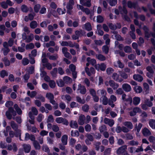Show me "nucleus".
I'll use <instances>...</instances> for the list:
<instances>
[{"label": "nucleus", "mask_w": 155, "mask_h": 155, "mask_svg": "<svg viewBox=\"0 0 155 155\" xmlns=\"http://www.w3.org/2000/svg\"><path fill=\"white\" fill-rule=\"evenodd\" d=\"M64 81L65 82L67 83H70L72 82V79L68 76H65L63 78Z\"/></svg>", "instance_id": "obj_46"}, {"label": "nucleus", "mask_w": 155, "mask_h": 155, "mask_svg": "<svg viewBox=\"0 0 155 155\" xmlns=\"http://www.w3.org/2000/svg\"><path fill=\"white\" fill-rule=\"evenodd\" d=\"M109 85L112 87L114 89H115L117 88L118 87V84L114 82L112 80H110L109 81Z\"/></svg>", "instance_id": "obj_15"}, {"label": "nucleus", "mask_w": 155, "mask_h": 155, "mask_svg": "<svg viewBox=\"0 0 155 155\" xmlns=\"http://www.w3.org/2000/svg\"><path fill=\"white\" fill-rule=\"evenodd\" d=\"M127 148L126 145H124L120 147L117 150V153L118 154H121L124 153Z\"/></svg>", "instance_id": "obj_16"}, {"label": "nucleus", "mask_w": 155, "mask_h": 155, "mask_svg": "<svg viewBox=\"0 0 155 155\" xmlns=\"http://www.w3.org/2000/svg\"><path fill=\"white\" fill-rule=\"evenodd\" d=\"M148 150H150V151L149 152V153L152 154L153 152V151L152 149L150 146H148L147 147L144 149V151L146 152H147Z\"/></svg>", "instance_id": "obj_61"}, {"label": "nucleus", "mask_w": 155, "mask_h": 155, "mask_svg": "<svg viewBox=\"0 0 155 155\" xmlns=\"http://www.w3.org/2000/svg\"><path fill=\"white\" fill-rule=\"evenodd\" d=\"M110 101H111L112 102H115L117 100L116 97L114 95L112 94L110 96Z\"/></svg>", "instance_id": "obj_60"}, {"label": "nucleus", "mask_w": 155, "mask_h": 155, "mask_svg": "<svg viewBox=\"0 0 155 155\" xmlns=\"http://www.w3.org/2000/svg\"><path fill=\"white\" fill-rule=\"evenodd\" d=\"M49 54H47V56H48L50 60H56L58 58L57 54H55L53 55L48 56Z\"/></svg>", "instance_id": "obj_44"}, {"label": "nucleus", "mask_w": 155, "mask_h": 155, "mask_svg": "<svg viewBox=\"0 0 155 155\" xmlns=\"http://www.w3.org/2000/svg\"><path fill=\"white\" fill-rule=\"evenodd\" d=\"M54 119L53 116L51 115H49L48 117L47 121L48 122H52L54 121Z\"/></svg>", "instance_id": "obj_64"}, {"label": "nucleus", "mask_w": 155, "mask_h": 155, "mask_svg": "<svg viewBox=\"0 0 155 155\" xmlns=\"http://www.w3.org/2000/svg\"><path fill=\"white\" fill-rule=\"evenodd\" d=\"M134 90L137 93H139L142 91V88L139 86L136 85L134 87Z\"/></svg>", "instance_id": "obj_25"}, {"label": "nucleus", "mask_w": 155, "mask_h": 155, "mask_svg": "<svg viewBox=\"0 0 155 155\" xmlns=\"http://www.w3.org/2000/svg\"><path fill=\"white\" fill-rule=\"evenodd\" d=\"M57 11L59 15H62L64 14L66 12V10L65 9L64 10H63L61 8H58L57 9Z\"/></svg>", "instance_id": "obj_53"}, {"label": "nucleus", "mask_w": 155, "mask_h": 155, "mask_svg": "<svg viewBox=\"0 0 155 155\" xmlns=\"http://www.w3.org/2000/svg\"><path fill=\"white\" fill-rule=\"evenodd\" d=\"M33 145L36 149H39L40 148V146L37 141H34L33 142Z\"/></svg>", "instance_id": "obj_41"}, {"label": "nucleus", "mask_w": 155, "mask_h": 155, "mask_svg": "<svg viewBox=\"0 0 155 155\" xmlns=\"http://www.w3.org/2000/svg\"><path fill=\"white\" fill-rule=\"evenodd\" d=\"M112 77L115 80L119 82H121L123 81V79L120 78H119V75L115 73L113 74Z\"/></svg>", "instance_id": "obj_17"}, {"label": "nucleus", "mask_w": 155, "mask_h": 155, "mask_svg": "<svg viewBox=\"0 0 155 155\" xmlns=\"http://www.w3.org/2000/svg\"><path fill=\"white\" fill-rule=\"evenodd\" d=\"M58 85L60 87H63L64 84V82L61 80H59L57 81Z\"/></svg>", "instance_id": "obj_62"}, {"label": "nucleus", "mask_w": 155, "mask_h": 155, "mask_svg": "<svg viewBox=\"0 0 155 155\" xmlns=\"http://www.w3.org/2000/svg\"><path fill=\"white\" fill-rule=\"evenodd\" d=\"M61 45L62 46H69L71 47H72V46L71 45L70 43L67 41H60L59 42Z\"/></svg>", "instance_id": "obj_43"}, {"label": "nucleus", "mask_w": 155, "mask_h": 155, "mask_svg": "<svg viewBox=\"0 0 155 155\" xmlns=\"http://www.w3.org/2000/svg\"><path fill=\"white\" fill-rule=\"evenodd\" d=\"M150 127L153 129H155V120L151 119L149 122Z\"/></svg>", "instance_id": "obj_30"}, {"label": "nucleus", "mask_w": 155, "mask_h": 155, "mask_svg": "<svg viewBox=\"0 0 155 155\" xmlns=\"http://www.w3.org/2000/svg\"><path fill=\"white\" fill-rule=\"evenodd\" d=\"M127 10L125 8L123 7L122 9V11L121 12V13L123 15H124V16L125 19L127 21H130V19L128 17L126 16V15H125L127 14Z\"/></svg>", "instance_id": "obj_21"}, {"label": "nucleus", "mask_w": 155, "mask_h": 155, "mask_svg": "<svg viewBox=\"0 0 155 155\" xmlns=\"http://www.w3.org/2000/svg\"><path fill=\"white\" fill-rule=\"evenodd\" d=\"M143 86L144 89L145 90L146 93H148L149 91V87L148 84L146 83H144L143 84Z\"/></svg>", "instance_id": "obj_55"}, {"label": "nucleus", "mask_w": 155, "mask_h": 155, "mask_svg": "<svg viewBox=\"0 0 155 155\" xmlns=\"http://www.w3.org/2000/svg\"><path fill=\"white\" fill-rule=\"evenodd\" d=\"M10 124L12 128L14 130H16L17 129V126L13 121H11V122Z\"/></svg>", "instance_id": "obj_58"}, {"label": "nucleus", "mask_w": 155, "mask_h": 155, "mask_svg": "<svg viewBox=\"0 0 155 155\" xmlns=\"http://www.w3.org/2000/svg\"><path fill=\"white\" fill-rule=\"evenodd\" d=\"M37 24L36 21H33L30 24V26L32 28H35L37 27Z\"/></svg>", "instance_id": "obj_37"}, {"label": "nucleus", "mask_w": 155, "mask_h": 155, "mask_svg": "<svg viewBox=\"0 0 155 155\" xmlns=\"http://www.w3.org/2000/svg\"><path fill=\"white\" fill-rule=\"evenodd\" d=\"M71 134L72 136H79V132L75 130L74 131H71Z\"/></svg>", "instance_id": "obj_52"}, {"label": "nucleus", "mask_w": 155, "mask_h": 155, "mask_svg": "<svg viewBox=\"0 0 155 155\" xmlns=\"http://www.w3.org/2000/svg\"><path fill=\"white\" fill-rule=\"evenodd\" d=\"M68 136L66 135H63L61 137V142L64 145H66L67 143Z\"/></svg>", "instance_id": "obj_22"}, {"label": "nucleus", "mask_w": 155, "mask_h": 155, "mask_svg": "<svg viewBox=\"0 0 155 155\" xmlns=\"http://www.w3.org/2000/svg\"><path fill=\"white\" fill-rule=\"evenodd\" d=\"M34 38V35L32 34H30V35L28 36L26 40V41L27 42H30Z\"/></svg>", "instance_id": "obj_32"}, {"label": "nucleus", "mask_w": 155, "mask_h": 155, "mask_svg": "<svg viewBox=\"0 0 155 155\" xmlns=\"http://www.w3.org/2000/svg\"><path fill=\"white\" fill-rule=\"evenodd\" d=\"M124 124L127 126L128 128L131 129L133 127L132 124L130 122H126L124 123Z\"/></svg>", "instance_id": "obj_35"}, {"label": "nucleus", "mask_w": 155, "mask_h": 155, "mask_svg": "<svg viewBox=\"0 0 155 155\" xmlns=\"http://www.w3.org/2000/svg\"><path fill=\"white\" fill-rule=\"evenodd\" d=\"M155 69V66L153 65H152L151 66H148L147 68V70L151 74H153V69Z\"/></svg>", "instance_id": "obj_29"}, {"label": "nucleus", "mask_w": 155, "mask_h": 155, "mask_svg": "<svg viewBox=\"0 0 155 155\" xmlns=\"http://www.w3.org/2000/svg\"><path fill=\"white\" fill-rule=\"evenodd\" d=\"M62 99L64 100H67L68 101V103L71 100V96L69 95H63L62 96H61Z\"/></svg>", "instance_id": "obj_26"}, {"label": "nucleus", "mask_w": 155, "mask_h": 155, "mask_svg": "<svg viewBox=\"0 0 155 155\" xmlns=\"http://www.w3.org/2000/svg\"><path fill=\"white\" fill-rule=\"evenodd\" d=\"M142 133L145 137L150 135L151 134L150 130L146 127H145L142 130Z\"/></svg>", "instance_id": "obj_18"}, {"label": "nucleus", "mask_w": 155, "mask_h": 155, "mask_svg": "<svg viewBox=\"0 0 155 155\" xmlns=\"http://www.w3.org/2000/svg\"><path fill=\"white\" fill-rule=\"evenodd\" d=\"M114 66L116 67H118L120 68H123L124 67V64L120 61H118L117 62L114 63Z\"/></svg>", "instance_id": "obj_27"}, {"label": "nucleus", "mask_w": 155, "mask_h": 155, "mask_svg": "<svg viewBox=\"0 0 155 155\" xmlns=\"http://www.w3.org/2000/svg\"><path fill=\"white\" fill-rule=\"evenodd\" d=\"M74 2L73 0H69L67 4L66 8L67 9V13L70 14V11L72 9L73 6L74 5Z\"/></svg>", "instance_id": "obj_6"}, {"label": "nucleus", "mask_w": 155, "mask_h": 155, "mask_svg": "<svg viewBox=\"0 0 155 155\" xmlns=\"http://www.w3.org/2000/svg\"><path fill=\"white\" fill-rule=\"evenodd\" d=\"M85 71L87 74L89 76L94 74L95 73L94 69L93 68H91L89 70L87 67H86L85 68Z\"/></svg>", "instance_id": "obj_9"}, {"label": "nucleus", "mask_w": 155, "mask_h": 155, "mask_svg": "<svg viewBox=\"0 0 155 155\" xmlns=\"http://www.w3.org/2000/svg\"><path fill=\"white\" fill-rule=\"evenodd\" d=\"M46 97L49 100L51 103L54 105V108L55 109H57L58 108V104L53 100L54 98L53 94L50 93H48L46 94Z\"/></svg>", "instance_id": "obj_2"}, {"label": "nucleus", "mask_w": 155, "mask_h": 155, "mask_svg": "<svg viewBox=\"0 0 155 155\" xmlns=\"http://www.w3.org/2000/svg\"><path fill=\"white\" fill-rule=\"evenodd\" d=\"M13 102L12 101H7L5 104V106L6 107L9 108H12L11 107L13 105Z\"/></svg>", "instance_id": "obj_42"}, {"label": "nucleus", "mask_w": 155, "mask_h": 155, "mask_svg": "<svg viewBox=\"0 0 155 155\" xmlns=\"http://www.w3.org/2000/svg\"><path fill=\"white\" fill-rule=\"evenodd\" d=\"M11 114H12L14 116L16 115V112L14 110L13 108H9L8 110L6 112L7 117L9 119H11L12 118V117Z\"/></svg>", "instance_id": "obj_3"}, {"label": "nucleus", "mask_w": 155, "mask_h": 155, "mask_svg": "<svg viewBox=\"0 0 155 155\" xmlns=\"http://www.w3.org/2000/svg\"><path fill=\"white\" fill-rule=\"evenodd\" d=\"M121 97L123 102L130 103V104L132 103V99L130 96H127L126 94H124L122 95Z\"/></svg>", "instance_id": "obj_4"}, {"label": "nucleus", "mask_w": 155, "mask_h": 155, "mask_svg": "<svg viewBox=\"0 0 155 155\" xmlns=\"http://www.w3.org/2000/svg\"><path fill=\"white\" fill-rule=\"evenodd\" d=\"M55 121L58 124L62 123L64 125H68V121L66 119L62 117H58L55 119Z\"/></svg>", "instance_id": "obj_5"}, {"label": "nucleus", "mask_w": 155, "mask_h": 155, "mask_svg": "<svg viewBox=\"0 0 155 155\" xmlns=\"http://www.w3.org/2000/svg\"><path fill=\"white\" fill-rule=\"evenodd\" d=\"M25 152L27 153H29L31 149V146L29 145L24 144L23 145Z\"/></svg>", "instance_id": "obj_31"}, {"label": "nucleus", "mask_w": 155, "mask_h": 155, "mask_svg": "<svg viewBox=\"0 0 155 155\" xmlns=\"http://www.w3.org/2000/svg\"><path fill=\"white\" fill-rule=\"evenodd\" d=\"M100 101L104 105H106L108 103V99L105 96H102L100 99Z\"/></svg>", "instance_id": "obj_24"}, {"label": "nucleus", "mask_w": 155, "mask_h": 155, "mask_svg": "<svg viewBox=\"0 0 155 155\" xmlns=\"http://www.w3.org/2000/svg\"><path fill=\"white\" fill-rule=\"evenodd\" d=\"M49 84L50 87L51 88H53L56 85L55 82L52 80L50 81Z\"/></svg>", "instance_id": "obj_51"}, {"label": "nucleus", "mask_w": 155, "mask_h": 155, "mask_svg": "<svg viewBox=\"0 0 155 155\" xmlns=\"http://www.w3.org/2000/svg\"><path fill=\"white\" fill-rule=\"evenodd\" d=\"M78 92H79L81 94H84L85 93L86 90L84 86H82L81 84H79L78 85Z\"/></svg>", "instance_id": "obj_10"}, {"label": "nucleus", "mask_w": 155, "mask_h": 155, "mask_svg": "<svg viewBox=\"0 0 155 155\" xmlns=\"http://www.w3.org/2000/svg\"><path fill=\"white\" fill-rule=\"evenodd\" d=\"M143 29L145 31V36L147 38H149L150 35L148 34V30L146 26H144L143 28Z\"/></svg>", "instance_id": "obj_48"}, {"label": "nucleus", "mask_w": 155, "mask_h": 155, "mask_svg": "<svg viewBox=\"0 0 155 155\" xmlns=\"http://www.w3.org/2000/svg\"><path fill=\"white\" fill-rule=\"evenodd\" d=\"M134 80L137 81H138L141 82L143 80L142 77L139 74H134L133 77Z\"/></svg>", "instance_id": "obj_20"}, {"label": "nucleus", "mask_w": 155, "mask_h": 155, "mask_svg": "<svg viewBox=\"0 0 155 155\" xmlns=\"http://www.w3.org/2000/svg\"><path fill=\"white\" fill-rule=\"evenodd\" d=\"M95 68L97 71L100 70L102 71H104L105 70L106 66V64L104 63H102L101 64H98L95 65Z\"/></svg>", "instance_id": "obj_8"}, {"label": "nucleus", "mask_w": 155, "mask_h": 155, "mask_svg": "<svg viewBox=\"0 0 155 155\" xmlns=\"http://www.w3.org/2000/svg\"><path fill=\"white\" fill-rule=\"evenodd\" d=\"M91 0H80V4L85 6L88 7L91 6Z\"/></svg>", "instance_id": "obj_7"}, {"label": "nucleus", "mask_w": 155, "mask_h": 155, "mask_svg": "<svg viewBox=\"0 0 155 155\" xmlns=\"http://www.w3.org/2000/svg\"><path fill=\"white\" fill-rule=\"evenodd\" d=\"M70 126L73 128H77L78 127L77 122L75 121L71 120L70 123Z\"/></svg>", "instance_id": "obj_23"}, {"label": "nucleus", "mask_w": 155, "mask_h": 155, "mask_svg": "<svg viewBox=\"0 0 155 155\" xmlns=\"http://www.w3.org/2000/svg\"><path fill=\"white\" fill-rule=\"evenodd\" d=\"M104 121L105 124H108L110 127L112 126L114 124V121L113 120L107 118H105L104 119Z\"/></svg>", "instance_id": "obj_13"}, {"label": "nucleus", "mask_w": 155, "mask_h": 155, "mask_svg": "<svg viewBox=\"0 0 155 155\" xmlns=\"http://www.w3.org/2000/svg\"><path fill=\"white\" fill-rule=\"evenodd\" d=\"M28 95L31 97H33L36 94V92L35 91H32L31 93L30 91H28L27 92Z\"/></svg>", "instance_id": "obj_40"}, {"label": "nucleus", "mask_w": 155, "mask_h": 155, "mask_svg": "<svg viewBox=\"0 0 155 155\" xmlns=\"http://www.w3.org/2000/svg\"><path fill=\"white\" fill-rule=\"evenodd\" d=\"M96 57L98 59L101 61H104L105 60V57L101 54L97 55Z\"/></svg>", "instance_id": "obj_49"}, {"label": "nucleus", "mask_w": 155, "mask_h": 155, "mask_svg": "<svg viewBox=\"0 0 155 155\" xmlns=\"http://www.w3.org/2000/svg\"><path fill=\"white\" fill-rule=\"evenodd\" d=\"M85 119V116L83 115H81L79 117L78 122L80 125H83L84 124V121Z\"/></svg>", "instance_id": "obj_14"}, {"label": "nucleus", "mask_w": 155, "mask_h": 155, "mask_svg": "<svg viewBox=\"0 0 155 155\" xmlns=\"http://www.w3.org/2000/svg\"><path fill=\"white\" fill-rule=\"evenodd\" d=\"M31 110L32 111V112H29V116L31 119V120L29 119L28 121L30 124H34L35 123V118L33 115H37L38 113V111L36 108L34 107H32Z\"/></svg>", "instance_id": "obj_1"}, {"label": "nucleus", "mask_w": 155, "mask_h": 155, "mask_svg": "<svg viewBox=\"0 0 155 155\" xmlns=\"http://www.w3.org/2000/svg\"><path fill=\"white\" fill-rule=\"evenodd\" d=\"M140 101V98L138 97H135L133 98V103L135 105H138Z\"/></svg>", "instance_id": "obj_19"}, {"label": "nucleus", "mask_w": 155, "mask_h": 155, "mask_svg": "<svg viewBox=\"0 0 155 155\" xmlns=\"http://www.w3.org/2000/svg\"><path fill=\"white\" fill-rule=\"evenodd\" d=\"M101 132H102L106 130V127L105 125H103L99 128Z\"/></svg>", "instance_id": "obj_63"}, {"label": "nucleus", "mask_w": 155, "mask_h": 155, "mask_svg": "<svg viewBox=\"0 0 155 155\" xmlns=\"http://www.w3.org/2000/svg\"><path fill=\"white\" fill-rule=\"evenodd\" d=\"M21 9L22 12H27L28 10V9L27 6L25 5H22Z\"/></svg>", "instance_id": "obj_50"}, {"label": "nucleus", "mask_w": 155, "mask_h": 155, "mask_svg": "<svg viewBox=\"0 0 155 155\" xmlns=\"http://www.w3.org/2000/svg\"><path fill=\"white\" fill-rule=\"evenodd\" d=\"M7 147L8 150H13V151L15 152L17 150V147L15 143H13L12 145L8 144Z\"/></svg>", "instance_id": "obj_12"}, {"label": "nucleus", "mask_w": 155, "mask_h": 155, "mask_svg": "<svg viewBox=\"0 0 155 155\" xmlns=\"http://www.w3.org/2000/svg\"><path fill=\"white\" fill-rule=\"evenodd\" d=\"M101 28L100 25H98L97 26V31L98 34L99 35H102L104 34L103 31L100 29Z\"/></svg>", "instance_id": "obj_47"}, {"label": "nucleus", "mask_w": 155, "mask_h": 155, "mask_svg": "<svg viewBox=\"0 0 155 155\" xmlns=\"http://www.w3.org/2000/svg\"><path fill=\"white\" fill-rule=\"evenodd\" d=\"M85 28L88 31H90L92 29V27L91 24L89 23H87L84 25Z\"/></svg>", "instance_id": "obj_34"}, {"label": "nucleus", "mask_w": 155, "mask_h": 155, "mask_svg": "<svg viewBox=\"0 0 155 155\" xmlns=\"http://www.w3.org/2000/svg\"><path fill=\"white\" fill-rule=\"evenodd\" d=\"M87 61L88 62H89L90 64L92 65H94L96 63V60L94 59H91V58L88 57L87 58Z\"/></svg>", "instance_id": "obj_28"}, {"label": "nucleus", "mask_w": 155, "mask_h": 155, "mask_svg": "<svg viewBox=\"0 0 155 155\" xmlns=\"http://www.w3.org/2000/svg\"><path fill=\"white\" fill-rule=\"evenodd\" d=\"M144 103L149 107H151L153 105V103L148 99H146L145 100Z\"/></svg>", "instance_id": "obj_39"}, {"label": "nucleus", "mask_w": 155, "mask_h": 155, "mask_svg": "<svg viewBox=\"0 0 155 155\" xmlns=\"http://www.w3.org/2000/svg\"><path fill=\"white\" fill-rule=\"evenodd\" d=\"M5 66H9L10 65V62L6 57L4 58L3 60Z\"/></svg>", "instance_id": "obj_38"}, {"label": "nucleus", "mask_w": 155, "mask_h": 155, "mask_svg": "<svg viewBox=\"0 0 155 155\" xmlns=\"http://www.w3.org/2000/svg\"><path fill=\"white\" fill-rule=\"evenodd\" d=\"M14 108L18 114H21L22 111L20 108L18 107V105L17 104H15L14 105Z\"/></svg>", "instance_id": "obj_33"}, {"label": "nucleus", "mask_w": 155, "mask_h": 155, "mask_svg": "<svg viewBox=\"0 0 155 155\" xmlns=\"http://www.w3.org/2000/svg\"><path fill=\"white\" fill-rule=\"evenodd\" d=\"M21 133L20 130L19 129L17 130L16 132L15 136L16 137H19V139L20 140H21Z\"/></svg>", "instance_id": "obj_59"}, {"label": "nucleus", "mask_w": 155, "mask_h": 155, "mask_svg": "<svg viewBox=\"0 0 155 155\" xmlns=\"http://www.w3.org/2000/svg\"><path fill=\"white\" fill-rule=\"evenodd\" d=\"M29 62V60L26 58H24L22 60V63L24 65L28 64Z\"/></svg>", "instance_id": "obj_56"}, {"label": "nucleus", "mask_w": 155, "mask_h": 155, "mask_svg": "<svg viewBox=\"0 0 155 155\" xmlns=\"http://www.w3.org/2000/svg\"><path fill=\"white\" fill-rule=\"evenodd\" d=\"M0 76L2 78H4L5 76H7L8 75V72L5 70H2L0 73Z\"/></svg>", "instance_id": "obj_36"}, {"label": "nucleus", "mask_w": 155, "mask_h": 155, "mask_svg": "<svg viewBox=\"0 0 155 155\" xmlns=\"http://www.w3.org/2000/svg\"><path fill=\"white\" fill-rule=\"evenodd\" d=\"M122 88L126 92L130 91L132 89L130 85L127 83L123 84L122 85Z\"/></svg>", "instance_id": "obj_11"}, {"label": "nucleus", "mask_w": 155, "mask_h": 155, "mask_svg": "<svg viewBox=\"0 0 155 155\" xmlns=\"http://www.w3.org/2000/svg\"><path fill=\"white\" fill-rule=\"evenodd\" d=\"M128 143L130 145L135 146L138 145V142L137 141L133 140L130 141Z\"/></svg>", "instance_id": "obj_54"}, {"label": "nucleus", "mask_w": 155, "mask_h": 155, "mask_svg": "<svg viewBox=\"0 0 155 155\" xmlns=\"http://www.w3.org/2000/svg\"><path fill=\"white\" fill-rule=\"evenodd\" d=\"M1 7L4 9H6L8 7V6L6 2H3L0 3Z\"/></svg>", "instance_id": "obj_57"}, {"label": "nucleus", "mask_w": 155, "mask_h": 155, "mask_svg": "<svg viewBox=\"0 0 155 155\" xmlns=\"http://www.w3.org/2000/svg\"><path fill=\"white\" fill-rule=\"evenodd\" d=\"M148 140L150 142L153 144H155V137L152 136H150L148 138Z\"/></svg>", "instance_id": "obj_45"}]
</instances>
